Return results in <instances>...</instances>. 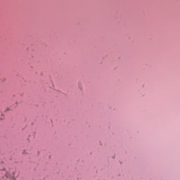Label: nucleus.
Wrapping results in <instances>:
<instances>
[{
  "label": "nucleus",
  "mask_w": 180,
  "mask_h": 180,
  "mask_svg": "<svg viewBox=\"0 0 180 180\" xmlns=\"http://www.w3.org/2000/svg\"><path fill=\"white\" fill-rule=\"evenodd\" d=\"M4 165L3 162H0V175L3 179H8V178H11V172H8V170L5 169H2V166Z\"/></svg>",
  "instance_id": "nucleus-1"
},
{
  "label": "nucleus",
  "mask_w": 180,
  "mask_h": 180,
  "mask_svg": "<svg viewBox=\"0 0 180 180\" xmlns=\"http://www.w3.org/2000/svg\"><path fill=\"white\" fill-rule=\"evenodd\" d=\"M15 106H18V103H15Z\"/></svg>",
  "instance_id": "nucleus-2"
}]
</instances>
